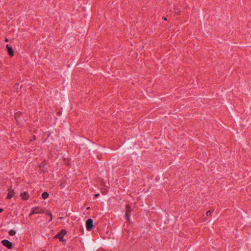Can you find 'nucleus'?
I'll use <instances>...</instances> for the list:
<instances>
[{"label":"nucleus","instance_id":"19","mask_svg":"<svg viewBox=\"0 0 251 251\" xmlns=\"http://www.w3.org/2000/svg\"><path fill=\"white\" fill-rule=\"evenodd\" d=\"M59 218L61 219H63V217H60Z\"/></svg>","mask_w":251,"mask_h":251},{"label":"nucleus","instance_id":"11","mask_svg":"<svg viewBox=\"0 0 251 251\" xmlns=\"http://www.w3.org/2000/svg\"><path fill=\"white\" fill-rule=\"evenodd\" d=\"M9 234L11 236H14L16 234V232L13 230H11L9 231Z\"/></svg>","mask_w":251,"mask_h":251},{"label":"nucleus","instance_id":"18","mask_svg":"<svg viewBox=\"0 0 251 251\" xmlns=\"http://www.w3.org/2000/svg\"><path fill=\"white\" fill-rule=\"evenodd\" d=\"M8 40L7 38H6V39H5V41H6V42H8Z\"/></svg>","mask_w":251,"mask_h":251},{"label":"nucleus","instance_id":"6","mask_svg":"<svg viewBox=\"0 0 251 251\" xmlns=\"http://www.w3.org/2000/svg\"><path fill=\"white\" fill-rule=\"evenodd\" d=\"M39 209V207H34L32 208L31 212L29 214V216H31L34 214L43 213V211H36V210Z\"/></svg>","mask_w":251,"mask_h":251},{"label":"nucleus","instance_id":"8","mask_svg":"<svg viewBox=\"0 0 251 251\" xmlns=\"http://www.w3.org/2000/svg\"><path fill=\"white\" fill-rule=\"evenodd\" d=\"M6 48L7 49V52L8 53V54L11 56H13L14 51L13 50L12 48L11 47H9L8 44L6 45Z\"/></svg>","mask_w":251,"mask_h":251},{"label":"nucleus","instance_id":"4","mask_svg":"<svg viewBox=\"0 0 251 251\" xmlns=\"http://www.w3.org/2000/svg\"><path fill=\"white\" fill-rule=\"evenodd\" d=\"M126 219L127 222L129 221V214L131 212L130 206L128 204H126Z\"/></svg>","mask_w":251,"mask_h":251},{"label":"nucleus","instance_id":"3","mask_svg":"<svg viewBox=\"0 0 251 251\" xmlns=\"http://www.w3.org/2000/svg\"><path fill=\"white\" fill-rule=\"evenodd\" d=\"M1 243L4 246L7 247L8 249H11L12 248V244L11 242L8 240H3L1 241Z\"/></svg>","mask_w":251,"mask_h":251},{"label":"nucleus","instance_id":"14","mask_svg":"<svg viewBox=\"0 0 251 251\" xmlns=\"http://www.w3.org/2000/svg\"><path fill=\"white\" fill-rule=\"evenodd\" d=\"M36 211H43V213L44 212L43 210L40 209L39 208L38 210H36Z\"/></svg>","mask_w":251,"mask_h":251},{"label":"nucleus","instance_id":"5","mask_svg":"<svg viewBox=\"0 0 251 251\" xmlns=\"http://www.w3.org/2000/svg\"><path fill=\"white\" fill-rule=\"evenodd\" d=\"M22 115V113L20 112H18L15 114V118L16 119L17 122L18 123H22V121L21 120L20 117Z\"/></svg>","mask_w":251,"mask_h":251},{"label":"nucleus","instance_id":"16","mask_svg":"<svg viewBox=\"0 0 251 251\" xmlns=\"http://www.w3.org/2000/svg\"><path fill=\"white\" fill-rule=\"evenodd\" d=\"M99 196V194H95V198H97V197H98Z\"/></svg>","mask_w":251,"mask_h":251},{"label":"nucleus","instance_id":"12","mask_svg":"<svg viewBox=\"0 0 251 251\" xmlns=\"http://www.w3.org/2000/svg\"><path fill=\"white\" fill-rule=\"evenodd\" d=\"M46 214L49 215L50 217V221H51L52 220V214L50 212H47L46 213Z\"/></svg>","mask_w":251,"mask_h":251},{"label":"nucleus","instance_id":"10","mask_svg":"<svg viewBox=\"0 0 251 251\" xmlns=\"http://www.w3.org/2000/svg\"><path fill=\"white\" fill-rule=\"evenodd\" d=\"M43 199H46L49 197V194L47 192H44L42 195Z\"/></svg>","mask_w":251,"mask_h":251},{"label":"nucleus","instance_id":"13","mask_svg":"<svg viewBox=\"0 0 251 251\" xmlns=\"http://www.w3.org/2000/svg\"><path fill=\"white\" fill-rule=\"evenodd\" d=\"M211 212H211L210 210L206 212V215H207V216H211Z\"/></svg>","mask_w":251,"mask_h":251},{"label":"nucleus","instance_id":"2","mask_svg":"<svg viewBox=\"0 0 251 251\" xmlns=\"http://www.w3.org/2000/svg\"><path fill=\"white\" fill-rule=\"evenodd\" d=\"M86 229L88 231H91L93 227V221L92 219H88L85 224Z\"/></svg>","mask_w":251,"mask_h":251},{"label":"nucleus","instance_id":"7","mask_svg":"<svg viewBox=\"0 0 251 251\" xmlns=\"http://www.w3.org/2000/svg\"><path fill=\"white\" fill-rule=\"evenodd\" d=\"M14 194L15 193L14 192V191L11 189H9L8 193L6 197L7 199H11L14 196Z\"/></svg>","mask_w":251,"mask_h":251},{"label":"nucleus","instance_id":"1","mask_svg":"<svg viewBox=\"0 0 251 251\" xmlns=\"http://www.w3.org/2000/svg\"><path fill=\"white\" fill-rule=\"evenodd\" d=\"M66 233L67 231L65 229H62L56 235L55 238L59 239L61 242H64L65 240L63 239V237Z\"/></svg>","mask_w":251,"mask_h":251},{"label":"nucleus","instance_id":"9","mask_svg":"<svg viewBox=\"0 0 251 251\" xmlns=\"http://www.w3.org/2000/svg\"><path fill=\"white\" fill-rule=\"evenodd\" d=\"M21 198L25 200H27L29 198V195L26 192L23 193L21 194Z\"/></svg>","mask_w":251,"mask_h":251},{"label":"nucleus","instance_id":"17","mask_svg":"<svg viewBox=\"0 0 251 251\" xmlns=\"http://www.w3.org/2000/svg\"><path fill=\"white\" fill-rule=\"evenodd\" d=\"M3 211V209L2 208H0V213L2 212Z\"/></svg>","mask_w":251,"mask_h":251},{"label":"nucleus","instance_id":"15","mask_svg":"<svg viewBox=\"0 0 251 251\" xmlns=\"http://www.w3.org/2000/svg\"><path fill=\"white\" fill-rule=\"evenodd\" d=\"M35 140V136H33V137L32 138V139L30 140V141H33V140Z\"/></svg>","mask_w":251,"mask_h":251}]
</instances>
